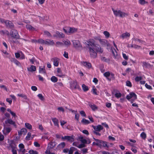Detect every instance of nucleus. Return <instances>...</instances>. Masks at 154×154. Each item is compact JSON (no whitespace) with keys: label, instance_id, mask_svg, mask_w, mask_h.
Returning <instances> with one entry per match:
<instances>
[{"label":"nucleus","instance_id":"f257e3e1","mask_svg":"<svg viewBox=\"0 0 154 154\" xmlns=\"http://www.w3.org/2000/svg\"><path fill=\"white\" fill-rule=\"evenodd\" d=\"M84 44L88 50L91 57L95 58L97 56V52L102 53L103 50L100 46L95 44V41L92 39H89L84 42Z\"/></svg>","mask_w":154,"mask_h":154},{"label":"nucleus","instance_id":"f03ea898","mask_svg":"<svg viewBox=\"0 0 154 154\" xmlns=\"http://www.w3.org/2000/svg\"><path fill=\"white\" fill-rule=\"evenodd\" d=\"M112 11H113L114 14L116 17H119L122 18L128 15V13L122 11L120 10H116L112 8Z\"/></svg>","mask_w":154,"mask_h":154},{"label":"nucleus","instance_id":"7ed1b4c3","mask_svg":"<svg viewBox=\"0 0 154 154\" xmlns=\"http://www.w3.org/2000/svg\"><path fill=\"white\" fill-rule=\"evenodd\" d=\"M137 98L136 94L133 92L130 93L129 95L126 96V98L128 100H130V101H131V103H133L137 99Z\"/></svg>","mask_w":154,"mask_h":154},{"label":"nucleus","instance_id":"20e7f679","mask_svg":"<svg viewBox=\"0 0 154 154\" xmlns=\"http://www.w3.org/2000/svg\"><path fill=\"white\" fill-rule=\"evenodd\" d=\"M73 47L77 49H82V46L80 42L78 40H74L72 41Z\"/></svg>","mask_w":154,"mask_h":154},{"label":"nucleus","instance_id":"39448f33","mask_svg":"<svg viewBox=\"0 0 154 154\" xmlns=\"http://www.w3.org/2000/svg\"><path fill=\"white\" fill-rule=\"evenodd\" d=\"M10 35L11 37L15 39H19L20 36L17 30L13 29L10 32Z\"/></svg>","mask_w":154,"mask_h":154},{"label":"nucleus","instance_id":"423d86ee","mask_svg":"<svg viewBox=\"0 0 154 154\" xmlns=\"http://www.w3.org/2000/svg\"><path fill=\"white\" fill-rule=\"evenodd\" d=\"M70 88L72 89H76L79 88V86L78 85L76 81H72L70 82Z\"/></svg>","mask_w":154,"mask_h":154},{"label":"nucleus","instance_id":"0eeeda50","mask_svg":"<svg viewBox=\"0 0 154 154\" xmlns=\"http://www.w3.org/2000/svg\"><path fill=\"white\" fill-rule=\"evenodd\" d=\"M57 145V143L54 142H52L49 143L47 147V150H50L51 149L54 148Z\"/></svg>","mask_w":154,"mask_h":154},{"label":"nucleus","instance_id":"6e6552de","mask_svg":"<svg viewBox=\"0 0 154 154\" xmlns=\"http://www.w3.org/2000/svg\"><path fill=\"white\" fill-rule=\"evenodd\" d=\"M74 136H65L64 137H62L61 138L63 140H67L69 141L72 142L74 140Z\"/></svg>","mask_w":154,"mask_h":154},{"label":"nucleus","instance_id":"1a4fd4ad","mask_svg":"<svg viewBox=\"0 0 154 154\" xmlns=\"http://www.w3.org/2000/svg\"><path fill=\"white\" fill-rule=\"evenodd\" d=\"M63 30L64 32L66 33H73L76 30L74 28L66 27L65 28H63Z\"/></svg>","mask_w":154,"mask_h":154},{"label":"nucleus","instance_id":"9d476101","mask_svg":"<svg viewBox=\"0 0 154 154\" xmlns=\"http://www.w3.org/2000/svg\"><path fill=\"white\" fill-rule=\"evenodd\" d=\"M54 37L59 38H63L64 37V35L62 32L58 31H57L55 34L53 35Z\"/></svg>","mask_w":154,"mask_h":154},{"label":"nucleus","instance_id":"9b49d317","mask_svg":"<svg viewBox=\"0 0 154 154\" xmlns=\"http://www.w3.org/2000/svg\"><path fill=\"white\" fill-rule=\"evenodd\" d=\"M5 23L7 27L10 28H13L14 27L13 23L11 21L8 20L5 21Z\"/></svg>","mask_w":154,"mask_h":154},{"label":"nucleus","instance_id":"f8f14e48","mask_svg":"<svg viewBox=\"0 0 154 154\" xmlns=\"http://www.w3.org/2000/svg\"><path fill=\"white\" fill-rule=\"evenodd\" d=\"M92 127L94 130L98 131H100L103 129V127L101 125H98L97 126L92 125Z\"/></svg>","mask_w":154,"mask_h":154},{"label":"nucleus","instance_id":"ddd939ff","mask_svg":"<svg viewBox=\"0 0 154 154\" xmlns=\"http://www.w3.org/2000/svg\"><path fill=\"white\" fill-rule=\"evenodd\" d=\"M51 60L53 62V64L54 66H57L59 65V59L57 57H54L51 59Z\"/></svg>","mask_w":154,"mask_h":154},{"label":"nucleus","instance_id":"4468645a","mask_svg":"<svg viewBox=\"0 0 154 154\" xmlns=\"http://www.w3.org/2000/svg\"><path fill=\"white\" fill-rule=\"evenodd\" d=\"M130 34L128 32H126L122 34L120 36V38H122V39L126 38L128 37H129L130 36Z\"/></svg>","mask_w":154,"mask_h":154},{"label":"nucleus","instance_id":"2eb2a0df","mask_svg":"<svg viewBox=\"0 0 154 154\" xmlns=\"http://www.w3.org/2000/svg\"><path fill=\"white\" fill-rule=\"evenodd\" d=\"M54 42L53 40L47 39L45 41V45H53Z\"/></svg>","mask_w":154,"mask_h":154},{"label":"nucleus","instance_id":"dca6fc26","mask_svg":"<svg viewBox=\"0 0 154 154\" xmlns=\"http://www.w3.org/2000/svg\"><path fill=\"white\" fill-rule=\"evenodd\" d=\"M27 132V130L26 128H23L21 129L20 130L18 131V134L19 135H20L22 134L25 135Z\"/></svg>","mask_w":154,"mask_h":154},{"label":"nucleus","instance_id":"f3484780","mask_svg":"<svg viewBox=\"0 0 154 154\" xmlns=\"http://www.w3.org/2000/svg\"><path fill=\"white\" fill-rule=\"evenodd\" d=\"M143 64L142 66L143 67L149 68L151 67L152 65L150 64L149 63H147L146 62H142Z\"/></svg>","mask_w":154,"mask_h":154},{"label":"nucleus","instance_id":"a211bd4d","mask_svg":"<svg viewBox=\"0 0 154 154\" xmlns=\"http://www.w3.org/2000/svg\"><path fill=\"white\" fill-rule=\"evenodd\" d=\"M51 119L53 122H54V125L58 127L59 125L58 124V119L55 118H52Z\"/></svg>","mask_w":154,"mask_h":154},{"label":"nucleus","instance_id":"6ab92c4d","mask_svg":"<svg viewBox=\"0 0 154 154\" xmlns=\"http://www.w3.org/2000/svg\"><path fill=\"white\" fill-rule=\"evenodd\" d=\"M26 28L29 31H33L35 30V29L31 25L29 24H27L26 25Z\"/></svg>","mask_w":154,"mask_h":154},{"label":"nucleus","instance_id":"aec40b11","mask_svg":"<svg viewBox=\"0 0 154 154\" xmlns=\"http://www.w3.org/2000/svg\"><path fill=\"white\" fill-rule=\"evenodd\" d=\"M15 38H10L9 40L10 42L13 44H20L19 42L17 40V39H15Z\"/></svg>","mask_w":154,"mask_h":154},{"label":"nucleus","instance_id":"412c9836","mask_svg":"<svg viewBox=\"0 0 154 154\" xmlns=\"http://www.w3.org/2000/svg\"><path fill=\"white\" fill-rule=\"evenodd\" d=\"M65 145L66 144L64 142H61L57 146V148L59 149H63L65 147Z\"/></svg>","mask_w":154,"mask_h":154},{"label":"nucleus","instance_id":"4be33fe9","mask_svg":"<svg viewBox=\"0 0 154 154\" xmlns=\"http://www.w3.org/2000/svg\"><path fill=\"white\" fill-rule=\"evenodd\" d=\"M63 43L66 46H69L71 44L70 42L68 39L66 40H63Z\"/></svg>","mask_w":154,"mask_h":154},{"label":"nucleus","instance_id":"5701e85b","mask_svg":"<svg viewBox=\"0 0 154 154\" xmlns=\"http://www.w3.org/2000/svg\"><path fill=\"white\" fill-rule=\"evenodd\" d=\"M89 106L94 111H95L97 109L98 107L94 104H89Z\"/></svg>","mask_w":154,"mask_h":154},{"label":"nucleus","instance_id":"b1692460","mask_svg":"<svg viewBox=\"0 0 154 154\" xmlns=\"http://www.w3.org/2000/svg\"><path fill=\"white\" fill-rule=\"evenodd\" d=\"M27 70L29 71L30 72L35 71L36 70L35 66L33 65H31L30 68H27Z\"/></svg>","mask_w":154,"mask_h":154},{"label":"nucleus","instance_id":"393cba45","mask_svg":"<svg viewBox=\"0 0 154 154\" xmlns=\"http://www.w3.org/2000/svg\"><path fill=\"white\" fill-rule=\"evenodd\" d=\"M93 139L96 142L95 143L96 145L97 146H100L101 145L102 140L96 139L94 138H93Z\"/></svg>","mask_w":154,"mask_h":154},{"label":"nucleus","instance_id":"a878e982","mask_svg":"<svg viewBox=\"0 0 154 154\" xmlns=\"http://www.w3.org/2000/svg\"><path fill=\"white\" fill-rule=\"evenodd\" d=\"M57 72L58 73L57 76L59 77H62L63 76V74L62 73V71L60 68H57Z\"/></svg>","mask_w":154,"mask_h":154},{"label":"nucleus","instance_id":"bb28decb","mask_svg":"<svg viewBox=\"0 0 154 154\" xmlns=\"http://www.w3.org/2000/svg\"><path fill=\"white\" fill-rule=\"evenodd\" d=\"M17 96H19V97H23L24 99L27 100H29V99H28V98L27 96H26V95H25L24 94H17Z\"/></svg>","mask_w":154,"mask_h":154},{"label":"nucleus","instance_id":"cd10ccee","mask_svg":"<svg viewBox=\"0 0 154 154\" xmlns=\"http://www.w3.org/2000/svg\"><path fill=\"white\" fill-rule=\"evenodd\" d=\"M39 72L40 73H45L46 72L44 66L43 68H41L40 67H39Z\"/></svg>","mask_w":154,"mask_h":154},{"label":"nucleus","instance_id":"c85d7f7f","mask_svg":"<svg viewBox=\"0 0 154 154\" xmlns=\"http://www.w3.org/2000/svg\"><path fill=\"white\" fill-rule=\"evenodd\" d=\"M83 64L84 66L88 68H90L91 66V63L87 62H84Z\"/></svg>","mask_w":154,"mask_h":154},{"label":"nucleus","instance_id":"c756f323","mask_svg":"<svg viewBox=\"0 0 154 154\" xmlns=\"http://www.w3.org/2000/svg\"><path fill=\"white\" fill-rule=\"evenodd\" d=\"M9 147H11L12 148V152L13 154H17L16 150L14 149L15 147L14 146H13L11 144L10 145Z\"/></svg>","mask_w":154,"mask_h":154},{"label":"nucleus","instance_id":"7c9ffc66","mask_svg":"<svg viewBox=\"0 0 154 154\" xmlns=\"http://www.w3.org/2000/svg\"><path fill=\"white\" fill-rule=\"evenodd\" d=\"M76 149L74 147H71L69 151V154H72L73 152Z\"/></svg>","mask_w":154,"mask_h":154},{"label":"nucleus","instance_id":"2f4dec72","mask_svg":"<svg viewBox=\"0 0 154 154\" xmlns=\"http://www.w3.org/2000/svg\"><path fill=\"white\" fill-rule=\"evenodd\" d=\"M25 127L27 129L29 130H31L32 129V126L30 124L27 123H25Z\"/></svg>","mask_w":154,"mask_h":154},{"label":"nucleus","instance_id":"473e14b6","mask_svg":"<svg viewBox=\"0 0 154 154\" xmlns=\"http://www.w3.org/2000/svg\"><path fill=\"white\" fill-rule=\"evenodd\" d=\"M102 60L109 63L110 61V59L109 58H107L105 57H102L101 58Z\"/></svg>","mask_w":154,"mask_h":154},{"label":"nucleus","instance_id":"72a5a7b5","mask_svg":"<svg viewBox=\"0 0 154 154\" xmlns=\"http://www.w3.org/2000/svg\"><path fill=\"white\" fill-rule=\"evenodd\" d=\"M51 80L52 82L54 83L57 82L58 80L57 78L55 76H52Z\"/></svg>","mask_w":154,"mask_h":154},{"label":"nucleus","instance_id":"f704fd0d","mask_svg":"<svg viewBox=\"0 0 154 154\" xmlns=\"http://www.w3.org/2000/svg\"><path fill=\"white\" fill-rule=\"evenodd\" d=\"M11 131V129L9 128H6L4 131V134L5 135L8 134Z\"/></svg>","mask_w":154,"mask_h":154},{"label":"nucleus","instance_id":"c9c22d12","mask_svg":"<svg viewBox=\"0 0 154 154\" xmlns=\"http://www.w3.org/2000/svg\"><path fill=\"white\" fill-rule=\"evenodd\" d=\"M30 154H38V152L36 151L30 150L29 151Z\"/></svg>","mask_w":154,"mask_h":154},{"label":"nucleus","instance_id":"e433bc0d","mask_svg":"<svg viewBox=\"0 0 154 154\" xmlns=\"http://www.w3.org/2000/svg\"><path fill=\"white\" fill-rule=\"evenodd\" d=\"M82 88L83 90L85 91H88V87L87 86H86L84 84L82 85Z\"/></svg>","mask_w":154,"mask_h":154},{"label":"nucleus","instance_id":"4c0bfd02","mask_svg":"<svg viewBox=\"0 0 154 154\" xmlns=\"http://www.w3.org/2000/svg\"><path fill=\"white\" fill-rule=\"evenodd\" d=\"M82 122L85 124H88L90 123V122L88 120H86L85 119H82Z\"/></svg>","mask_w":154,"mask_h":154},{"label":"nucleus","instance_id":"58836bf2","mask_svg":"<svg viewBox=\"0 0 154 154\" xmlns=\"http://www.w3.org/2000/svg\"><path fill=\"white\" fill-rule=\"evenodd\" d=\"M141 137L143 139H145L146 137V134L144 132H143L140 134Z\"/></svg>","mask_w":154,"mask_h":154},{"label":"nucleus","instance_id":"ea45409f","mask_svg":"<svg viewBox=\"0 0 154 154\" xmlns=\"http://www.w3.org/2000/svg\"><path fill=\"white\" fill-rule=\"evenodd\" d=\"M103 34L107 38H108L109 37V33L107 31H105L103 32Z\"/></svg>","mask_w":154,"mask_h":154},{"label":"nucleus","instance_id":"a19ab883","mask_svg":"<svg viewBox=\"0 0 154 154\" xmlns=\"http://www.w3.org/2000/svg\"><path fill=\"white\" fill-rule=\"evenodd\" d=\"M38 42L42 44H45V41L42 39H39L38 40Z\"/></svg>","mask_w":154,"mask_h":154},{"label":"nucleus","instance_id":"79ce46f5","mask_svg":"<svg viewBox=\"0 0 154 154\" xmlns=\"http://www.w3.org/2000/svg\"><path fill=\"white\" fill-rule=\"evenodd\" d=\"M75 118L76 119L77 121H79V115L77 113V111L75 112Z\"/></svg>","mask_w":154,"mask_h":154},{"label":"nucleus","instance_id":"37998d69","mask_svg":"<svg viewBox=\"0 0 154 154\" xmlns=\"http://www.w3.org/2000/svg\"><path fill=\"white\" fill-rule=\"evenodd\" d=\"M31 136V133L30 132H28L27 134V135L26 137V140H30V138Z\"/></svg>","mask_w":154,"mask_h":154},{"label":"nucleus","instance_id":"c03bdc74","mask_svg":"<svg viewBox=\"0 0 154 154\" xmlns=\"http://www.w3.org/2000/svg\"><path fill=\"white\" fill-rule=\"evenodd\" d=\"M39 99L42 100H43L44 99V97L43 96L42 94H38L37 95Z\"/></svg>","mask_w":154,"mask_h":154},{"label":"nucleus","instance_id":"a18cd8bd","mask_svg":"<svg viewBox=\"0 0 154 154\" xmlns=\"http://www.w3.org/2000/svg\"><path fill=\"white\" fill-rule=\"evenodd\" d=\"M14 63L18 66H21V64L20 62L17 60H14Z\"/></svg>","mask_w":154,"mask_h":154},{"label":"nucleus","instance_id":"49530a36","mask_svg":"<svg viewBox=\"0 0 154 154\" xmlns=\"http://www.w3.org/2000/svg\"><path fill=\"white\" fill-rule=\"evenodd\" d=\"M139 2L141 5H143L146 3H147V2H146L145 0H139Z\"/></svg>","mask_w":154,"mask_h":154},{"label":"nucleus","instance_id":"de8ad7c7","mask_svg":"<svg viewBox=\"0 0 154 154\" xmlns=\"http://www.w3.org/2000/svg\"><path fill=\"white\" fill-rule=\"evenodd\" d=\"M80 141L83 143H87V140L84 139L83 137H81L80 138Z\"/></svg>","mask_w":154,"mask_h":154},{"label":"nucleus","instance_id":"09e8293b","mask_svg":"<svg viewBox=\"0 0 154 154\" xmlns=\"http://www.w3.org/2000/svg\"><path fill=\"white\" fill-rule=\"evenodd\" d=\"M63 45V43L60 42H56V45L57 46H59V45L62 46Z\"/></svg>","mask_w":154,"mask_h":154},{"label":"nucleus","instance_id":"8fccbe9b","mask_svg":"<svg viewBox=\"0 0 154 154\" xmlns=\"http://www.w3.org/2000/svg\"><path fill=\"white\" fill-rule=\"evenodd\" d=\"M100 43L102 45L105 44V41L103 39H100L99 40Z\"/></svg>","mask_w":154,"mask_h":154},{"label":"nucleus","instance_id":"3c124183","mask_svg":"<svg viewBox=\"0 0 154 154\" xmlns=\"http://www.w3.org/2000/svg\"><path fill=\"white\" fill-rule=\"evenodd\" d=\"M115 95L116 97L119 98L121 96L122 94L120 93H116L115 94Z\"/></svg>","mask_w":154,"mask_h":154},{"label":"nucleus","instance_id":"603ef678","mask_svg":"<svg viewBox=\"0 0 154 154\" xmlns=\"http://www.w3.org/2000/svg\"><path fill=\"white\" fill-rule=\"evenodd\" d=\"M8 122L10 124L14 125L15 124V122L13 121L11 119H8Z\"/></svg>","mask_w":154,"mask_h":154},{"label":"nucleus","instance_id":"864d4df0","mask_svg":"<svg viewBox=\"0 0 154 154\" xmlns=\"http://www.w3.org/2000/svg\"><path fill=\"white\" fill-rule=\"evenodd\" d=\"M110 73L109 72H105L103 74L104 76L106 77H109L110 75Z\"/></svg>","mask_w":154,"mask_h":154},{"label":"nucleus","instance_id":"5fc2aeb1","mask_svg":"<svg viewBox=\"0 0 154 154\" xmlns=\"http://www.w3.org/2000/svg\"><path fill=\"white\" fill-rule=\"evenodd\" d=\"M142 77L141 76H137L135 78V80L137 82H138L142 79Z\"/></svg>","mask_w":154,"mask_h":154},{"label":"nucleus","instance_id":"6e6d98bb","mask_svg":"<svg viewBox=\"0 0 154 154\" xmlns=\"http://www.w3.org/2000/svg\"><path fill=\"white\" fill-rule=\"evenodd\" d=\"M126 85L127 86L130 87H131L132 86V85H131V82L130 81H127L126 82Z\"/></svg>","mask_w":154,"mask_h":154},{"label":"nucleus","instance_id":"4d7b16f0","mask_svg":"<svg viewBox=\"0 0 154 154\" xmlns=\"http://www.w3.org/2000/svg\"><path fill=\"white\" fill-rule=\"evenodd\" d=\"M4 136L0 133V141H2L4 140Z\"/></svg>","mask_w":154,"mask_h":154},{"label":"nucleus","instance_id":"13d9d810","mask_svg":"<svg viewBox=\"0 0 154 154\" xmlns=\"http://www.w3.org/2000/svg\"><path fill=\"white\" fill-rule=\"evenodd\" d=\"M19 147L20 149H22L24 148V146L23 143H20L19 145Z\"/></svg>","mask_w":154,"mask_h":154},{"label":"nucleus","instance_id":"bf43d9fd","mask_svg":"<svg viewBox=\"0 0 154 154\" xmlns=\"http://www.w3.org/2000/svg\"><path fill=\"white\" fill-rule=\"evenodd\" d=\"M44 33L45 35H47L49 37H51V34L48 31H45L44 32Z\"/></svg>","mask_w":154,"mask_h":154},{"label":"nucleus","instance_id":"052dcab7","mask_svg":"<svg viewBox=\"0 0 154 154\" xmlns=\"http://www.w3.org/2000/svg\"><path fill=\"white\" fill-rule=\"evenodd\" d=\"M31 88L32 90L34 91H36L37 90V88L35 86H32Z\"/></svg>","mask_w":154,"mask_h":154},{"label":"nucleus","instance_id":"680f3d73","mask_svg":"<svg viewBox=\"0 0 154 154\" xmlns=\"http://www.w3.org/2000/svg\"><path fill=\"white\" fill-rule=\"evenodd\" d=\"M80 113L81 115L83 116H85L86 114L85 113V112L83 111H80Z\"/></svg>","mask_w":154,"mask_h":154},{"label":"nucleus","instance_id":"e2e57ef3","mask_svg":"<svg viewBox=\"0 0 154 154\" xmlns=\"http://www.w3.org/2000/svg\"><path fill=\"white\" fill-rule=\"evenodd\" d=\"M93 133L94 134H95L97 135H98L99 136L101 135V134L98 131L94 130V131H93Z\"/></svg>","mask_w":154,"mask_h":154},{"label":"nucleus","instance_id":"0e129e2a","mask_svg":"<svg viewBox=\"0 0 154 154\" xmlns=\"http://www.w3.org/2000/svg\"><path fill=\"white\" fill-rule=\"evenodd\" d=\"M100 146H107V144L105 141H103L102 140L101 145Z\"/></svg>","mask_w":154,"mask_h":154},{"label":"nucleus","instance_id":"69168bd1","mask_svg":"<svg viewBox=\"0 0 154 154\" xmlns=\"http://www.w3.org/2000/svg\"><path fill=\"white\" fill-rule=\"evenodd\" d=\"M57 109L59 111H62L63 112H64V109L62 107H60L57 108Z\"/></svg>","mask_w":154,"mask_h":154},{"label":"nucleus","instance_id":"338daca9","mask_svg":"<svg viewBox=\"0 0 154 154\" xmlns=\"http://www.w3.org/2000/svg\"><path fill=\"white\" fill-rule=\"evenodd\" d=\"M85 146V145L84 144H80L79 145H78V146H77V147L79 148H80L84 147Z\"/></svg>","mask_w":154,"mask_h":154},{"label":"nucleus","instance_id":"774afa93","mask_svg":"<svg viewBox=\"0 0 154 154\" xmlns=\"http://www.w3.org/2000/svg\"><path fill=\"white\" fill-rule=\"evenodd\" d=\"M50 150H46L45 151V153L46 154H55L53 152H50Z\"/></svg>","mask_w":154,"mask_h":154}]
</instances>
